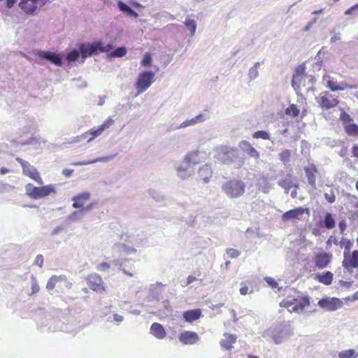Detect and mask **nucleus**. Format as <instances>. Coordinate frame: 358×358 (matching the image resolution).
Wrapping results in <instances>:
<instances>
[{"mask_svg":"<svg viewBox=\"0 0 358 358\" xmlns=\"http://www.w3.org/2000/svg\"><path fill=\"white\" fill-rule=\"evenodd\" d=\"M224 338L220 341V345L225 350H231L233 348V344L236 341V336L234 334H224Z\"/></svg>","mask_w":358,"mask_h":358,"instance_id":"nucleus-27","label":"nucleus"},{"mask_svg":"<svg viewBox=\"0 0 358 358\" xmlns=\"http://www.w3.org/2000/svg\"><path fill=\"white\" fill-rule=\"evenodd\" d=\"M252 136L255 138H262L264 140H268L270 138L269 133L263 130L255 131Z\"/></svg>","mask_w":358,"mask_h":358,"instance_id":"nucleus-45","label":"nucleus"},{"mask_svg":"<svg viewBox=\"0 0 358 358\" xmlns=\"http://www.w3.org/2000/svg\"><path fill=\"white\" fill-rule=\"evenodd\" d=\"M278 185L282 187L285 190V192L287 193L288 191L292 187H295L296 188L298 187V185H296L292 179L291 178V177H287L284 179H281L280 180H278Z\"/></svg>","mask_w":358,"mask_h":358,"instance_id":"nucleus-35","label":"nucleus"},{"mask_svg":"<svg viewBox=\"0 0 358 358\" xmlns=\"http://www.w3.org/2000/svg\"><path fill=\"white\" fill-rule=\"evenodd\" d=\"M113 251L114 253H119L120 255L129 254L131 252H135L136 250L134 248L128 247L122 243H117L114 245L113 247Z\"/></svg>","mask_w":358,"mask_h":358,"instance_id":"nucleus-33","label":"nucleus"},{"mask_svg":"<svg viewBox=\"0 0 358 358\" xmlns=\"http://www.w3.org/2000/svg\"><path fill=\"white\" fill-rule=\"evenodd\" d=\"M358 353L355 355V350H347L341 351L338 353L339 358H357Z\"/></svg>","mask_w":358,"mask_h":358,"instance_id":"nucleus-43","label":"nucleus"},{"mask_svg":"<svg viewBox=\"0 0 358 358\" xmlns=\"http://www.w3.org/2000/svg\"><path fill=\"white\" fill-rule=\"evenodd\" d=\"M55 278V280H57V283L58 282H64L65 281H66V276L64 275H54Z\"/></svg>","mask_w":358,"mask_h":358,"instance_id":"nucleus-62","label":"nucleus"},{"mask_svg":"<svg viewBox=\"0 0 358 358\" xmlns=\"http://www.w3.org/2000/svg\"><path fill=\"white\" fill-rule=\"evenodd\" d=\"M150 334L156 338L162 340L166 336V332L163 326L157 322H154L150 329Z\"/></svg>","mask_w":358,"mask_h":358,"instance_id":"nucleus-23","label":"nucleus"},{"mask_svg":"<svg viewBox=\"0 0 358 358\" xmlns=\"http://www.w3.org/2000/svg\"><path fill=\"white\" fill-rule=\"evenodd\" d=\"M343 301L336 297H325L318 301V306L327 311H335L342 308Z\"/></svg>","mask_w":358,"mask_h":358,"instance_id":"nucleus-9","label":"nucleus"},{"mask_svg":"<svg viewBox=\"0 0 358 358\" xmlns=\"http://www.w3.org/2000/svg\"><path fill=\"white\" fill-rule=\"evenodd\" d=\"M240 148L245 152H247L250 157H254L255 159L259 158V155L257 150L253 148L251 144L246 141H242L239 144Z\"/></svg>","mask_w":358,"mask_h":358,"instance_id":"nucleus-26","label":"nucleus"},{"mask_svg":"<svg viewBox=\"0 0 358 358\" xmlns=\"http://www.w3.org/2000/svg\"><path fill=\"white\" fill-rule=\"evenodd\" d=\"M84 216V210L80 209L79 210L73 211L67 217L66 220L70 222H76L83 219Z\"/></svg>","mask_w":358,"mask_h":358,"instance_id":"nucleus-40","label":"nucleus"},{"mask_svg":"<svg viewBox=\"0 0 358 358\" xmlns=\"http://www.w3.org/2000/svg\"><path fill=\"white\" fill-rule=\"evenodd\" d=\"M320 53H321V51H319L317 55V57H315V59H317V57H318V59L313 64V72L319 71L321 69V68H322V61L320 60Z\"/></svg>","mask_w":358,"mask_h":358,"instance_id":"nucleus-49","label":"nucleus"},{"mask_svg":"<svg viewBox=\"0 0 358 358\" xmlns=\"http://www.w3.org/2000/svg\"><path fill=\"white\" fill-rule=\"evenodd\" d=\"M324 225L327 229H333L335 227V220L330 213H327L324 218Z\"/></svg>","mask_w":358,"mask_h":358,"instance_id":"nucleus-39","label":"nucleus"},{"mask_svg":"<svg viewBox=\"0 0 358 358\" xmlns=\"http://www.w3.org/2000/svg\"><path fill=\"white\" fill-rule=\"evenodd\" d=\"M87 281L91 288L95 292H101L104 290L103 281L100 275L96 273L90 274L87 277Z\"/></svg>","mask_w":358,"mask_h":358,"instance_id":"nucleus-16","label":"nucleus"},{"mask_svg":"<svg viewBox=\"0 0 358 358\" xmlns=\"http://www.w3.org/2000/svg\"><path fill=\"white\" fill-rule=\"evenodd\" d=\"M265 280L268 283V285L271 286L272 288H275L278 285V282L272 278L266 277L265 278Z\"/></svg>","mask_w":358,"mask_h":358,"instance_id":"nucleus-59","label":"nucleus"},{"mask_svg":"<svg viewBox=\"0 0 358 358\" xmlns=\"http://www.w3.org/2000/svg\"><path fill=\"white\" fill-rule=\"evenodd\" d=\"M117 6L120 11L124 13L129 17H133L134 18H137L138 17V14L132 9L129 5L125 3L122 1H117Z\"/></svg>","mask_w":358,"mask_h":358,"instance_id":"nucleus-30","label":"nucleus"},{"mask_svg":"<svg viewBox=\"0 0 358 358\" xmlns=\"http://www.w3.org/2000/svg\"><path fill=\"white\" fill-rule=\"evenodd\" d=\"M217 158L224 164H231L238 158V151L229 147H222L219 150Z\"/></svg>","mask_w":358,"mask_h":358,"instance_id":"nucleus-8","label":"nucleus"},{"mask_svg":"<svg viewBox=\"0 0 358 358\" xmlns=\"http://www.w3.org/2000/svg\"><path fill=\"white\" fill-rule=\"evenodd\" d=\"M199 152L198 150L189 153L185 158L184 162L187 164L190 167H192L200 162V157L199 156Z\"/></svg>","mask_w":358,"mask_h":358,"instance_id":"nucleus-31","label":"nucleus"},{"mask_svg":"<svg viewBox=\"0 0 358 358\" xmlns=\"http://www.w3.org/2000/svg\"><path fill=\"white\" fill-rule=\"evenodd\" d=\"M78 49L80 52L82 62L87 57H92L99 52H108L113 49V45L110 43L104 45V43L99 41L94 43H80L78 45Z\"/></svg>","mask_w":358,"mask_h":358,"instance_id":"nucleus-2","label":"nucleus"},{"mask_svg":"<svg viewBox=\"0 0 358 358\" xmlns=\"http://www.w3.org/2000/svg\"><path fill=\"white\" fill-rule=\"evenodd\" d=\"M33 54L38 58L48 61L52 64L61 66L63 64V55L50 51L36 50Z\"/></svg>","mask_w":358,"mask_h":358,"instance_id":"nucleus-6","label":"nucleus"},{"mask_svg":"<svg viewBox=\"0 0 358 358\" xmlns=\"http://www.w3.org/2000/svg\"><path fill=\"white\" fill-rule=\"evenodd\" d=\"M318 103L320 106L325 109H330L335 107L338 103V101L334 98L331 94H329L327 91L322 94Z\"/></svg>","mask_w":358,"mask_h":358,"instance_id":"nucleus-14","label":"nucleus"},{"mask_svg":"<svg viewBox=\"0 0 358 358\" xmlns=\"http://www.w3.org/2000/svg\"><path fill=\"white\" fill-rule=\"evenodd\" d=\"M111 266V264L108 262H103L96 266V269L99 271L106 272L108 271Z\"/></svg>","mask_w":358,"mask_h":358,"instance_id":"nucleus-52","label":"nucleus"},{"mask_svg":"<svg viewBox=\"0 0 358 358\" xmlns=\"http://www.w3.org/2000/svg\"><path fill=\"white\" fill-rule=\"evenodd\" d=\"M305 79L306 78H303L301 76L293 74L292 80V87L294 89L300 87V84L301 83L302 80H305Z\"/></svg>","mask_w":358,"mask_h":358,"instance_id":"nucleus-46","label":"nucleus"},{"mask_svg":"<svg viewBox=\"0 0 358 358\" xmlns=\"http://www.w3.org/2000/svg\"><path fill=\"white\" fill-rule=\"evenodd\" d=\"M352 152L354 157L358 158V144H355L353 145Z\"/></svg>","mask_w":358,"mask_h":358,"instance_id":"nucleus-64","label":"nucleus"},{"mask_svg":"<svg viewBox=\"0 0 358 358\" xmlns=\"http://www.w3.org/2000/svg\"><path fill=\"white\" fill-rule=\"evenodd\" d=\"M280 159L285 162H288L290 157V152L288 150L282 151L280 154Z\"/></svg>","mask_w":358,"mask_h":358,"instance_id":"nucleus-58","label":"nucleus"},{"mask_svg":"<svg viewBox=\"0 0 358 358\" xmlns=\"http://www.w3.org/2000/svg\"><path fill=\"white\" fill-rule=\"evenodd\" d=\"M90 198V194L87 192L74 196L72 198V201H73L72 207L74 208L81 209V208L84 206L85 202L88 201Z\"/></svg>","mask_w":358,"mask_h":358,"instance_id":"nucleus-20","label":"nucleus"},{"mask_svg":"<svg viewBox=\"0 0 358 358\" xmlns=\"http://www.w3.org/2000/svg\"><path fill=\"white\" fill-rule=\"evenodd\" d=\"M324 197L326 200L330 203H333L335 202L336 196L334 192L332 189H331L329 192H325Z\"/></svg>","mask_w":358,"mask_h":358,"instance_id":"nucleus-50","label":"nucleus"},{"mask_svg":"<svg viewBox=\"0 0 358 358\" xmlns=\"http://www.w3.org/2000/svg\"><path fill=\"white\" fill-rule=\"evenodd\" d=\"M260 66V62H257L254 66L249 69L248 76L250 80H254L259 76L258 68Z\"/></svg>","mask_w":358,"mask_h":358,"instance_id":"nucleus-44","label":"nucleus"},{"mask_svg":"<svg viewBox=\"0 0 358 358\" xmlns=\"http://www.w3.org/2000/svg\"><path fill=\"white\" fill-rule=\"evenodd\" d=\"M115 156H116L115 154L110 155H108L106 157H97V158L92 159V160L75 162H73L71 164L73 166H84V165L92 164L96 163V162L107 163V162L113 160Z\"/></svg>","mask_w":358,"mask_h":358,"instance_id":"nucleus-21","label":"nucleus"},{"mask_svg":"<svg viewBox=\"0 0 358 358\" xmlns=\"http://www.w3.org/2000/svg\"><path fill=\"white\" fill-rule=\"evenodd\" d=\"M31 289L32 293L35 294L37 293L39 291V285H38V282L36 281V279L34 275H31Z\"/></svg>","mask_w":358,"mask_h":358,"instance_id":"nucleus-57","label":"nucleus"},{"mask_svg":"<svg viewBox=\"0 0 358 358\" xmlns=\"http://www.w3.org/2000/svg\"><path fill=\"white\" fill-rule=\"evenodd\" d=\"M152 62V57L150 54L146 53L144 55L143 58L141 61V64L143 66H149Z\"/></svg>","mask_w":358,"mask_h":358,"instance_id":"nucleus-55","label":"nucleus"},{"mask_svg":"<svg viewBox=\"0 0 358 358\" xmlns=\"http://www.w3.org/2000/svg\"><path fill=\"white\" fill-rule=\"evenodd\" d=\"M339 245L341 248H344L345 251H346L347 252H350V249L352 246V243L348 239L342 238L340 241Z\"/></svg>","mask_w":358,"mask_h":358,"instance_id":"nucleus-48","label":"nucleus"},{"mask_svg":"<svg viewBox=\"0 0 358 358\" xmlns=\"http://www.w3.org/2000/svg\"><path fill=\"white\" fill-rule=\"evenodd\" d=\"M201 315V311L200 309L189 310L183 313V317L188 322H192L198 320Z\"/></svg>","mask_w":358,"mask_h":358,"instance_id":"nucleus-29","label":"nucleus"},{"mask_svg":"<svg viewBox=\"0 0 358 358\" xmlns=\"http://www.w3.org/2000/svg\"><path fill=\"white\" fill-rule=\"evenodd\" d=\"M285 113L287 115L296 117L299 113V110L295 105L292 104L285 110Z\"/></svg>","mask_w":358,"mask_h":358,"instance_id":"nucleus-47","label":"nucleus"},{"mask_svg":"<svg viewBox=\"0 0 358 358\" xmlns=\"http://www.w3.org/2000/svg\"><path fill=\"white\" fill-rule=\"evenodd\" d=\"M245 185L242 180H233L223 184L222 189L230 198H238L245 192Z\"/></svg>","mask_w":358,"mask_h":358,"instance_id":"nucleus-4","label":"nucleus"},{"mask_svg":"<svg viewBox=\"0 0 358 358\" xmlns=\"http://www.w3.org/2000/svg\"><path fill=\"white\" fill-rule=\"evenodd\" d=\"M114 124V120L111 117H108L103 124L94 127L87 132L83 134V139H87V142H90L94 140L96 137L100 136L103 131L108 129L110 126Z\"/></svg>","mask_w":358,"mask_h":358,"instance_id":"nucleus-7","label":"nucleus"},{"mask_svg":"<svg viewBox=\"0 0 358 358\" xmlns=\"http://www.w3.org/2000/svg\"><path fill=\"white\" fill-rule=\"evenodd\" d=\"M339 40H341V34L340 33L334 34V36H332L330 39V43H334Z\"/></svg>","mask_w":358,"mask_h":358,"instance_id":"nucleus-63","label":"nucleus"},{"mask_svg":"<svg viewBox=\"0 0 358 358\" xmlns=\"http://www.w3.org/2000/svg\"><path fill=\"white\" fill-rule=\"evenodd\" d=\"M294 292L296 295L293 296H287L286 299H283L280 303V306L286 308L290 313H298L302 311L305 307L309 306V297L301 296L296 291H294Z\"/></svg>","mask_w":358,"mask_h":358,"instance_id":"nucleus-3","label":"nucleus"},{"mask_svg":"<svg viewBox=\"0 0 358 358\" xmlns=\"http://www.w3.org/2000/svg\"><path fill=\"white\" fill-rule=\"evenodd\" d=\"M294 75L299 76L304 78H308V83H313V82L315 81V78L313 77L311 75L307 76L306 74V65L304 63H302L296 67Z\"/></svg>","mask_w":358,"mask_h":358,"instance_id":"nucleus-32","label":"nucleus"},{"mask_svg":"<svg viewBox=\"0 0 358 358\" xmlns=\"http://www.w3.org/2000/svg\"><path fill=\"white\" fill-rule=\"evenodd\" d=\"M199 175L200 178L205 183H207L209 181V178L212 176V170L208 165H204L200 168Z\"/></svg>","mask_w":358,"mask_h":358,"instance_id":"nucleus-34","label":"nucleus"},{"mask_svg":"<svg viewBox=\"0 0 358 358\" xmlns=\"http://www.w3.org/2000/svg\"><path fill=\"white\" fill-rule=\"evenodd\" d=\"M177 172L178 176L184 180L193 175L194 169L183 161L182 164L178 166Z\"/></svg>","mask_w":358,"mask_h":358,"instance_id":"nucleus-24","label":"nucleus"},{"mask_svg":"<svg viewBox=\"0 0 358 358\" xmlns=\"http://www.w3.org/2000/svg\"><path fill=\"white\" fill-rule=\"evenodd\" d=\"M322 83H323V85H324V87H329V90H343V88H342L340 86L334 85V83L330 79L329 76L324 75L323 76Z\"/></svg>","mask_w":358,"mask_h":358,"instance_id":"nucleus-41","label":"nucleus"},{"mask_svg":"<svg viewBox=\"0 0 358 358\" xmlns=\"http://www.w3.org/2000/svg\"><path fill=\"white\" fill-rule=\"evenodd\" d=\"M227 254L230 258L233 259L238 257L241 255V252L236 249L229 248L227 250Z\"/></svg>","mask_w":358,"mask_h":358,"instance_id":"nucleus-54","label":"nucleus"},{"mask_svg":"<svg viewBox=\"0 0 358 358\" xmlns=\"http://www.w3.org/2000/svg\"><path fill=\"white\" fill-rule=\"evenodd\" d=\"M304 171L308 184L313 189H316V174L318 173L317 169L313 164H310L305 166Z\"/></svg>","mask_w":358,"mask_h":358,"instance_id":"nucleus-15","label":"nucleus"},{"mask_svg":"<svg viewBox=\"0 0 358 358\" xmlns=\"http://www.w3.org/2000/svg\"><path fill=\"white\" fill-rule=\"evenodd\" d=\"M164 285L162 282H157L155 284H152L150 286V294L148 297L152 300H158L159 296L163 291Z\"/></svg>","mask_w":358,"mask_h":358,"instance_id":"nucleus-25","label":"nucleus"},{"mask_svg":"<svg viewBox=\"0 0 358 358\" xmlns=\"http://www.w3.org/2000/svg\"><path fill=\"white\" fill-rule=\"evenodd\" d=\"M13 186L8 183L0 182V193L8 192H10V190H13Z\"/></svg>","mask_w":358,"mask_h":358,"instance_id":"nucleus-51","label":"nucleus"},{"mask_svg":"<svg viewBox=\"0 0 358 358\" xmlns=\"http://www.w3.org/2000/svg\"><path fill=\"white\" fill-rule=\"evenodd\" d=\"M38 0H21L19 7L27 14L33 15L37 8Z\"/></svg>","mask_w":358,"mask_h":358,"instance_id":"nucleus-18","label":"nucleus"},{"mask_svg":"<svg viewBox=\"0 0 358 358\" xmlns=\"http://www.w3.org/2000/svg\"><path fill=\"white\" fill-rule=\"evenodd\" d=\"M108 57H122L127 54V49L124 46L119 47L115 50L108 52Z\"/></svg>","mask_w":358,"mask_h":358,"instance_id":"nucleus-36","label":"nucleus"},{"mask_svg":"<svg viewBox=\"0 0 358 358\" xmlns=\"http://www.w3.org/2000/svg\"><path fill=\"white\" fill-rule=\"evenodd\" d=\"M155 73L152 71H143L138 76V90H147L152 84Z\"/></svg>","mask_w":358,"mask_h":358,"instance_id":"nucleus-11","label":"nucleus"},{"mask_svg":"<svg viewBox=\"0 0 358 358\" xmlns=\"http://www.w3.org/2000/svg\"><path fill=\"white\" fill-rule=\"evenodd\" d=\"M355 9H358V3L351 6L350 8H348L345 12H344V14L345 15H353V13L355 11Z\"/></svg>","mask_w":358,"mask_h":358,"instance_id":"nucleus-60","label":"nucleus"},{"mask_svg":"<svg viewBox=\"0 0 358 358\" xmlns=\"http://www.w3.org/2000/svg\"><path fill=\"white\" fill-rule=\"evenodd\" d=\"M185 24L190 31L191 36H194L197 26L196 22L193 19L187 18L185 21Z\"/></svg>","mask_w":358,"mask_h":358,"instance_id":"nucleus-42","label":"nucleus"},{"mask_svg":"<svg viewBox=\"0 0 358 358\" xmlns=\"http://www.w3.org/2000/svg\"><path fill=\"white\" fill-rule=\"evenodd\" d=\"M340 119L343 123L350 122L352 120L350 115L343 110L341 112L340 115Z\"/></svg>","mask_w":358,"mask_h":358,"instance_id":"nucleus-56","label":"nucleus"},{"mask_svg":"<svg viewBox=\"0 0 358 358\" xmlns=\"http://www.w3.org/2000/svg\"><path fill=\"white\" fill-rule=\"evenodd\" d=\"M343 256L342 265L345 270L352 273L351 268H358V250H354L352 254L344 251Z\"/></svg>","mask_w":358,"mask_h":358,"instance_id":"nucleus-10","label":"nucleus"},{"mask_svg":"<svg viewBox=\"0 0 358 358\" xmlns=\"http://www.w3.org/2000/svg\"><path fill=\"white\" fill-rule=\"evenodd\" d=\"M208 119V116L206 114H199L194 118L186 120L180 124H171L170 126V130H176L182 128H185L189 126H193L196 124L203 122Z\"/></svg>","mask_w":358,"mask_h":358,"instance_id":"nucleus-12","label":"nucleus"},{"mask_svg":"<svg viewBox=\"0 0 358 358\" xmlns=\"http://www.w3.org/2000/svg\"><path fill=\"white\" fill-rule=\"evenodd\" d=\"M333 276L334 275L331 271H326L316 274L315 279L324 285H329L332 282Z\"/></svg>","mask_w":358,"mask_h":358,"instance_id":"nucleus-28","label":"nucleus"},{"mask_svg":"<svg viewBox=\"0 0 358 358\" xmlns=\"http://www.w3.org/2000/svg\"><path fill=\"white\" fill-rule=\"evenodd\" d=\"M57 283V282L55 280V276L52 275L51 278H50V279L48 280V281L47 282V285H46L47 289L52 290L55 288Z\"/></svg>","mask_w":358,"mask_h":358,"instance_id":"nucleus-53","label":"nucleus"},{"mask_svg":"<svg viewBox=\"0 0 358 358\" xmlns=\"http://www.w3.org/2000/svg\"><path fill=\"white\" fill-rule=\"evenodd\" d=\"M34 264L38 265L40 267L43 266V257L41 255H38L34 261Z\"/></svg>","mask_w":358,"mask_h":358,"instance_id":"nucleus-61","label":"nucleus"},{"mask_svg":"<svg viewBox=\"0 0 358 358\" xmlns=\"http://www.w3.org/2000/svg\"><path fill=\"white\" fill-rule=\"evenodd\" d=\"M344 129L345 132L349 135L352 136H358V125L352 123L348 124L344 126Z\"/></svg>","mask_w":358,"mask_h":358,"instance_id":"nucleus-38","label":"nucleus"},{"mask_svg":"<svg viewBox=\"0 0 358 358\" xmlns=\"http://www.w3.org/2000/svg\"><path fill=\"white\" fill-rule=\"evenodd\" d=\"M199 340L198 334L194 331H185L179 336V341L183 345H193L196 343Z\"/></svg>","mask_w":358,"mask_h":358,"instance_id":"nucleus-17","label":"nucleus"},{"mask_svg":"<svg viewBox=\"0 0 358 358\" xmlns=\"http://www.w3.org/2000/svg\"><path fill=\"white\" fill-rule=\"evenodd\" d=\"M331 260V255L327 252H321L315 256V265L320 269L326 268Z\"/></svg>","mask_w":358,"mask_h":358,"instance_id":"nucleus-19","label":"nucleus"},{"mask_svg":"<svg viewBox=\"0 0 358 358\" xmlns=\"http://www.w3.org/2000/svg\"><path fill=\"white\" fill-rule=\"evenodd\" d=\"M307 210V208H303V207H299L292 210H289L282 214V220L284 222H287L291 220H301L305 211Z\"/></svg>","mask_w":358,"mask_h":358,"instance_id":"nucleus-13","label":"nucleus"},{"mask_svg":"<svg viewBox=\"0 0 358 358\" xmlns=\"http://www.w3.org/2000/svg\"><path fill=\"white\" fill-rule=\"evenodd\" d=\"M26 194L31 198L38 199L55 193V185H48L40 187L29 183L25 186Z\"/></svg>","mask_w":358,"mask_h":358,"instance_id":"nucleus-5","label":"nucleus"},{"mask_svg":"<svg viewBox=\"0 0 358 358\" xmlns=\"http://www.w3.org/2000/svg\"><path fill=\"white\" fill-rule=\"evenodd\" d=\"M22 171L24 174L29 176L38 184H43V180L39 173L37 171L36 169L34 166H31L29 163L27 164V165L22 169Z\"/></svg>","mask_w":358,"mask_h":358,"instance_id":"nucleus-22","label":"nucleus"},{"mask_svg":"<svg viewBox=\"0 0 358 358\" xmlns=\"http://www.w3.org/2000/svg\"><path fill=\"white\" fill-rule=\"evenodd\" d=\"M80 56V52L79 49H73L66 55V59L69 63L76 62Z\"/></svg>","mask_w":358,"mask_h":358,"instance_id":"nucleus-37","label":"nucleus"},{"mask_svg":"<svg viewBox=\"0 0 358 358\" xmlns=\"http://www.w3.org/2000/svg\"><path fill=\"white\" fill-rule=\"evenodd\" d=\"M293 335V328L289 322L277 324L263 334L264 338H271L275 344H280L287 341Z\"/></svg>","mask_w":358,"mask_h":358,"instance_id":"nucleus-1","label":"nucleus"}]
</instances>
